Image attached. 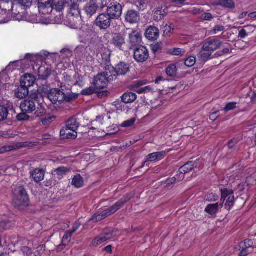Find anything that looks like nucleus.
<instances>
[{"label": "nucleus", "instance_id": "f257e3e1", "mask_svg": "<svg viewBox=\"0 0 256 256\" xmlns=\"http://www.w3.org/2000/svg\"><path fill=\"white\" fill-rule=\"evenodd\" d=\"M72 2L66 4L64 8H68V14L65 20L66 24L70 28L78 29L80 28L82 20L78 5V0H72Z\"/></svg>", "mask_w": 256, "mask_h": 256}, {"label": "nucleus", "instance_id": "f03ea898", "mask_svg": "<svg viewBox=\"0 0 256 256\" xmlns=\"http://www.w3.org/2000/svg\"><path fill=\"white\" fill-rule=\"evenodd\" d=\"M133 196L130 194L126 196L122 197L119 201L115 203L113 206L108 208L102 212L96 213L92 218L91 220L94 222H98L106 218L108 216L115 213L120 210L126 203L128 202Z\"/></svg>", "mask_w": 256, "mask_h": 256}, {"label": "nucleus", "instance_id": "7ed1b4c3", "mask_svg": "<svg viewBox=\"0 0 256 256\" xmlns=\"http://www.w3.org/2000/svg\"><path fill=\"white\" fill-rule=\"evenodd\" d=\"M13 202L14 206L20 209H23L28 204L27 193L24 188L20 184L16 185L14 188Z\"/></svg>", "mask_w": 256, "mask_h": 256}, {"label": "nucleus", "instance_id": "20e7f679", "mask_svg": "<svg viewBox=\"0 0 256 256\" xmlns=\"http://www.w3.org/2000/svg\"><path fill=\"white\" fill-rule=\"evenodd\" d=\"M20 109L22 112L27 114H32L34 112L36 116H41L46 114V109L42 104H38L36 108L34 100L27 99L22 102L20 106Z\"/></svg>", "mask_w": 256, "mask_h": 256}, {"label": "nucleus", "instance_id": "39448f33", "mask_svg": "<svg viewBox=\"0 0 256 256\" xmlns=\"http://www.w3.org/2000/svg\"><path fill=\"white\" fill-rule=\"evenodd\" d=\"M112 75L110 74V70L98 74L95 78L94 82V87L96 90H102L107 86L110 80H112Z\"/></svg>", "mask_w": 256, "mask_h": 256}, {"label": "nucleus", "instance_id": "423d86ee", "mask_svg": "<svg viewBox=\"0 0 256 256\" xmlns=\"http://www.w3.org/2000/svg\"><path fill=\"white\" fill-rule=\"evenodd\" d=\"M48 98L52 103L55 104L61 102L64 100H70L69 98L66 97L64 92L56 88L51 90L48 94Z\"/></svg>", "mask_w": 256, "mask_h": 256}, {"label": "nucleus", "instance_id": "0eeeda50", "mask_svg": "<svg viewBox=\"0 0 256 256\" xmlns=\"http://www.w3.org/2000/svg\"><path fill=\"white\" fill-rule=\"evenodd\" d=\"M222 196L220 199V202L224 204L225 203V208L229 210L233 206L234 202V193L231 190H228L226 189L221 190Z\"/></svg>", "mask_w": 256, "mask_h": 256}, {"label": "nucleus", "instance_id": "6e6552de", "mask_svg": "<svg viewBox=\"0 0 256 256\" xmlns=\"http://www.w3.org/2000/svg\"><path fill=\"white\" fill-rule=\"evenodd\" d=\"M148 56V52L146 46H140L134 50V58L138 62H142L146 61Z\"/></svg>", "mask_w": 256, "mask_h": 256}, {"label": "nucleus", "instance_id": "1a4fd4ad", "mask_svg": "<svg viewBox=\"0 0 256 256\" xmlns=\"http://www.w3.org/2000/svg\"><path fill=\"white\" fill-rule=\"evenodd\" d=\"M114 19L106 13L100 14L96 19V25L102 29H106L111 23L112 20Z\"/></svg>", "mask_w": 256, "mask_h": 256}, {"label": "nucleus", "instance_id": "9d476101", "mask_svg": "<svg viewBox=\"0 0 256 256\" xmlns=\"http://www.w3.org/2000/svg\"><path fill=\"white\" fill-rule=\"evenodd\" d=\"M222 43L219 40L215 38H209L206 40L203 44V50L207 52H212L220 48Z\"/></svg>", "mask_w": 256, "mask_h": 256}, {"label": "nucleus", "instance_id": "9b49d317", "mask_svg": "<svg viewBox=\"0 0 256 256\" xmlns=\"http://www.w3.org/2000/svg\"><path fill=\"white\" fill-rule=\"evenodd\" d=\"M122 12V8L118 2H112L107 8V13L114 19L119 18Z\"/></svg>", "mask_w": 256, "mask_h": 256}, {"label": "nucleus", "instance_id": "f8f14e48", "mask_svg": "<svg viewBox=\"0 0 256 256\" xmlns=\"http://www.w3.org/2000/svg\"><path fill=\"white\" fill-rule=\"evenodd\" d=\"M222 207V203L216 202L208 204L204 209V212L212 218L216 217L218 210Z\"/></svg>", "mask_w": 256, "mask_h": 256}, {"label": "nucleus", "instance_id": "ddd939ff", "mask_svg": "<svg viewBox=\"0 0 256 256\" xmlns=\"http://www.w3.org/2000/svg\"><path fill=\"white\" fill-rule=\"evenodd\" d=\"M115 236L114 234V232H105L100 236L96 237L92 242L91 244L92 246H96L104 242H105L112 238Z\"/></svg>", "mask_w": 256, "mask_h": 256}, {"label": "nucleus", "instance_id": "4468645a", "mask_svg": "<svg viewBox=\"0 0 256 256\" xmlns=\"http://www.w3.org/2000/svg\"><path fill=\"white\" fill-rule=\"evenodd\" d=\"M168 12V7L165 6H159L154 11L152 15L155 21H159L164 18Z\"/></svg>", "mask_w": 256, "mask_h": 256}, {"label": "nucleus", "instance_id": "2eb2a0df", "mask_svg": "<svg viewBox=\"0 0 256 256\" xmlns=\"http://www.w3.org/2000/svg\"><path fill=\"white\" fill-rule=\"evenodd\" d=\"M112 44L120 50H123L126 46L124 36L121 34H114L112 39Z\"/></svg>", "mask_w": 256, "mask_h": 256}, {"label": "nucleus", "instance_id": "dca6fc26", "mask_svg": "<svg viewBox=\"0 0 256 256\" xmlns=\"http://www.w3.org/2000/svg\"><path fill=\"white\" fill-rule=\"evenodd\" d=\"M194 167H196V164L193 162H189L183 165L179 169L180 174L178 178V180H182L184 178V174L191 171Z\"/></svg>", "mask_w": 256, "mask_h": 256}, {"label": "nucleus", "instance_id": "f3484780", "mask_svg": "<svg viewBox=\"0 0 256 256\" xmlns=\"http://www.w3.org/2000/svg\"><path fill=\"white\" fill-rule=\"evenodd\" d=\"M112 70H113V73L111 74L112 77L116 76L124 75L126 74L129 70V68L127 64L124 62H120L118 64L115 68H112Z\"/></svg>", "mask_w": 256, "mask_h": 256}, {"label": "nucleus", "instance_id": "a211bd4d", "mask_svg": "<svg viewBox=\"0 0 256 256\" xmlns=\"http://www.w3.org/2000/svg\"><path fill=\"white\" fill-rule=\"evenodd\" d=\"M159 30L156 26H150L146 30L145 36L150 40H156L159 37Z\"/></svg>", "mask_w": 256, "mask_h": 256}, {"label": "nucleus", "instance_id": "6ab92c4d", "mask_svg": "<svg viewBox=\"0 0 256 256\" xmlns=\"http://www.w3.org/2000/svg\"><path fill=\"white\" fill-rule=\"evenodd\" d=\"M126 20L130 24L138 22L140 20L138 12L134 10H130L127 12L125 16Z\"/></svg>", "mask_w": 256, "mask_h": 256}, {"label": "nucleus", "instance_id": "aec40b11", "mask_svg": "<svg viewBox=\"0 0 256 256\" xmlns=\"http://www.w3.org/2000/svg\"><path fill=\"white\" fill-rule=\"evenodd\" d=\"M35 80L34 77L32 74H26L21 78L20 84L28 88L33 86Z\"/></svg>", "mask_w": 256, "mask_h": 256}, {"label": "nucleus", "instance_id": "412c9836", "mask_svg": "<svg viewBox=\"0 0 256 256\" xmlns=\"http://www.w3.org/2000/svg\"><path fill=\"white\" fill-rule=\"evenodd\" d=\"M164 152H153L148 154L145 158L144 164L142 167H144L145 163L148 162H154L158 160H162L164 154Z\"/></svg>", "mask_w": 256, "mask_h": 256}, {"label": "nucleus", "instance_id": "4be33fe9", "mask_svg": "<svg viewBox=\"0 0 256 256\" xmlns=\"http://www.w3.org/2000/svg\"><path fill=\"white\" fill-rule=\"evenodd\" d=\"M60 136L63 139H74L77 137L78 134L76 131H72L71 130L66 127L62 129L60 131Z\"/></svg>", "mask_w": 256, "mask_h": 256}, {"label": "nucleus", "instance_id": "5701e85b", "mask_svg": "<svg viewBox=\"0 0 256 256\" xmlns=\"http://www.w3.org/2000/svg\"><path fill=\"white\" fill-rule=\"evenodd\" d=\"M129 40L132 46L140 44L142 41V36L138 31L132 30L129 34Z\"/></svg>", "mask_w": 256, "mask_h": 256}, {"label": "nucleus", "instance_id": "b1692460", "mask_svg": "<svg viewBox=\"0 0 256 256\" xmlns=\"http://www.w3.org/2000/svg\"><path fill=\"white\" fill-rule=\"evenodd\" d=\"M30 174L34 180L36 182H41L44 179V171L42 169L36 168Z\"/></svg>", "mask_w": 256, "mask_h": 256}, {"label": "nucleus", "instance_id": "393cba45", "mask_svg": "<svg viewBox=\"0 0 256 256\" xmlns=\"http://www.w3.org/2000/svg\"><path fill=\"white\" fill-rule=\"evenodd\" d=\"M70 172V169L69 168L65 166H60L56 168L54 170V176L60 180L64 178L68 173Z\"/></svg>", "mask_w": 256, "mask_h": 256}, {"label": "nucleus", "instance_id": "a878e982", "mask_svg": "<svg viewBox=\"0 0 256 256\" xmlns=\"http://www.w3.org/2000/svg\"><path fill=\"white\" fill-rule=\"evenodd\" d=\"M28 94V90L24 86H20L14 90L15 96L18 98H24Z\"/></svg>", "mask_w": 256, "mask_h": 256}, {"label": "nucleus", "instance_id": "bb28decb", "mask_svg": "<svg viewBox=\"0 0 256 256\" xmlns=\"http://www.w3.org/2000/svg\"><path fill=\"white\" fill-rule=\"evenodd\" d=\"M97 10L98 8L93 0L88 3L84 6L85 12L90 16L96 14Z\"/></svg>", "mask_w": 256, "mask_h": 256}, {"label": "nucleus", "instance_id": "cd10ccee", "mask_svg": "<svg viewBox=\"0 0 256 256\" xmlns=\"http://www.w3.org/2000/svg\"><path fill=\"white\" fill-rule=\"evenodd\" d=\"M84 50L85 51L84 54V60L88 62L93 60L94 56H96L94 50L91 48H86ZM96 56H98V54H96Z\"/></svg>", "mask_w": 256, "mask_h": 256}, {"label": "nucleus", "instance_id": "c85d7f7f", "mask_svg": "<svg viewBox=\"0 0 256 256\" xmlns=\"http://www.w3.org/2000/svg\"><path fill=\"white\" fill-rule=\"evenodd\" d=\"M71 231L68 232L62 238V244L60 245L57 248V250L60 252L62 250L66 245H67L70 241V239L72 234Z\"/></svg>", "mask_w": 256, "mask_h": 256}, {"label": "nucleus", "instance_id": "c756f323", "mask_svg": "<svg viewBox=\"0 0 256 256\" xmlns=\"http://www.w3.org/2000/svg\"><path fill=\"white\" fill-rule=\"evenodd\" d=\"M72 184L77 188H80L84 186V178L79 174L74 176L72 179Z\"/></svg>", "mask_w": 256, "mask_h": 256}, {"label": "nucleus", "instance_id": "7c9ffc66", "mask_svg": "<svg viewBox=\"0 0 256 256\" xmlns=\"http://www.w3.org/2000/svg\"><path fill=\"white\" fill-rule=\"evenodd\" d=\"M136 94L128 92L124 94L122 96V101L126 104L132 103L136 99Z\"/></svg>", "mask_w": 256, "mask_h": 256}, {"label": "nucleus", "instance_id": "2f4dec72", "mask_svg": "<svg viewBox=\"0 0 256 256\" xmlns=\"http://www.w3.org/2000/svg\"><path fill=\"white\" fill-rule=\"evenodd\" d=\"M78 126L79 124L75 118H71L66 122V127L72 131L76 132Z\"/></svg>", "mask_w": 256, "mask_h": 256}, {"label": "nucleus", "instance_id": "473e14b6", "mask_svg": "<svg viewBox=\"0 0 256 256\" xmlns=\"http://www.w3.org/2000/svg\"><path fill=\"white\" fill-rule=\"evenodd\" d=\"M38 74L40 78L46 79L51 74V70L48 68L41 66L38 70Z\"/></svg>", "mask_w": 256, "mask_h": 256}, {"label": "nucleus", "instance_id": "72a5a7b5", "mask_svg": "<svg viewBox=\"0 0 256 256\" xmlns=\"http://www.w3.org/2000/svg\"><path fill=\"white\" fill-rule=\"evenodd\" d=\"M186 52V50L184 49L178 48H170L168 52V54L176 56H183Z\"/></svg>", "mask_w": 256, "mask_h": 256}, {"label": "nucleus", "instance_id": "f704fd0d", "mask_svg": "<svg viewBox=\"0 0 256 256\" xmlns=\"http://www.w3.org/2000/svg\"><path fill=\"white\" fill-rule=\"evenodd\" d=\"M174 28V26L172 24H168V23L164 22L162 26V29L165 36H169Z\"/></svg>", "mask_w": 256, "mask_h": 256}, {"label": "nucleus", "instance_id": "c9c22d12", "mask_svg": "<svg viewBox=\"0 0 256 256\" xmlns=\"http://www.w3.org/2000/svg\"><path fill=\"white\" fill-rule=\"evenodd\" d=\"M134 3L138 10H143L146 8L148 0H134Z\"/></svg>", "mask_w": 256, "mask_h": 256}, {"label": "nucleus", "instance_id": "e433bc0d", "mask_svg": "<svg viewBox=\"0 0 256 256\" xmlns=\"http://www.w3.org/2000/svg\"><path fill=\"white\" fill-rule=\"evenodd\" d=\"M177 68L175 64H170L166 70V74L171 77H174L176 75Z\"/></svg>", "mask_w": 256, "mask_h": 256}, {"label": "nucleus", "instance_id": "4c0bfd02", "mask_svg": "<svg viewBox=\"0 0 256 256\" xmlns=\"http://www.w3.org/2000/svg\"><path fill=\"white\" fill-rule=\"evenodd\" d=\"M17 254H18V256H32V251L28 246H23L21 248Z\"/></svg>", "mask_w": 256, "mask_h": 256}, {"label": "nucleus", "instance_id": "58836bf2", "mask_svg": "<svg viewBox=\"0 0 256 256\" xmlns=\"http://www.w3.org/2000/svg\"><path fill=\"white\" fill-rule=\"evenodd\" d=\"M218 4L222 6L230 8L234 7V3L232 0H219Z\"/></svg>", "mask_w": 256, "mask_h": 256}, {"label": "nucleus", "instance_id": "ea45409f", "mask_svg": "<svg viewBox=\"0 0 256 256\" xmlns=\"http://www.w3.org/2000/svg\"><path fill=\"white\" fill-rule=\"evenodd\" d=\"M98 8L103 9L108 6L110 0H93Z\"/></svg>", "mask_w": 256, "mask_h": 256}, {"label": "nucleus", "instance_id": "a19ab883", "mask_svg": "<svg viewBox=\"0 0 256 256\" xmlns=\"http://www.w3.org/2000/svg\"><path fill=\"white\" fill-rule=\"evenodd\" d=\"M8 114V108L3 106H0V121L6 118Z\"/></svg>", "mask_w": 256, "mask_h": 256}, {"label": "nucleus", "instance_id": "79ce46f5", "mask_svg": "<svg viewBox=\"0 0 256 256\" xmlns=\"http://www.w3.org/2000/svg\"><path fill=\"white\" fill-rule=\"evenodd\" d=\"M104 116H98L96 119L92 122V124L96 128H94V129H96L98 127H100L103 124Z\"/></svg>", "mask_w": 256, "mask_h": 256}, {"label": "nucleus", "instance_id": "37998d69", "mask_svg": "<svg viewBox=\"0 0 256 256\" xmlns=\"http://www.w3.org/2000/svg\"><path fill=\"white\" fill-rule=\"evenodd\" d=\"M212 54V52H207L202 49L200 53V56L203 61H206L210 58Z\"/></svg>", "mask_w": 256, "mask_h": 256}, {"label": "nucleus", "instance_id": "c03bdc74", "mask_svg": "<svg viewBox=\"0 0 256 256\" xmlns=\"http://www.w3.org/2000/svg\"><path fill=\"white\" fill-rule=\"evenodd\" d=\"M253 245V242L248 239L245 240L244 242H241L240 244V248L247 249L250 248Z\"/></svg>", "mask_w": 256, "mask_h": 256}, {"label": "nucleus", "instance_id": "a18cd8bd", "mask_svg": "<svg viewBox=\"0 0 256 256\" xmlns=\"http://www.w3.org/2000/svg\"><path fill=\"white\" fill-rule=\"evenodd\" d=\"M196 62V58L194 56H190L184 62L185 65L188 67L194 66Z\"/></svg>", "mask_w": 256, "mask_h": 256}, {"label": "nucleus", "instance_id": "49530a36", "mask_svg": "<svg viewBox=\"0 0 256 256\" xmlns=\"http://www.w3.org/2000/svg\"><path fill=\"white\" fill-rule=\"evenodd\" d=\"M237 102H230L226 104V106L224 108V110L226 112H227L230 110H232L236 108Z\"/></svg>", "mask_w": 256, "mask_h": 256}, {"label": "nucleus", "instance_id": "de8ad7c7", "mask_svg": "<svg viewBox=\"0 0 256 256\" xmlns=\"http://www.w3.org/2000/svg\"><path fill=\"white\" fill-rule=\"evenodd\" d=\"M55 118L56 117L54 116H46L42 119V122L44 125H48L52 122Z\"/></svg>", "mask_w": 256, "mask_h": 256}, {"label": "nucleus", "instance_id": "09e8293b", "mask_svg": "<svg viewBox=\"0 0 256 256\" xmlns=\"http://www.w3.org/2000/svg\"><path fill=\"white\" fill-rule=\"evenodd\" d=\"M148 83V81L146 80H137L134 82L132 88H137L140 86L145 85Z\"/></svg>", "mask_w": 256, "mask_h": 256}, {"label": "nucleus", "instance_id": "8fccbe9b", "mask_svg": "<svg viewBox=\"0 0 256 256\" xmlns=\"http://www.w3.org/2000/svg\"><path fill=\"white\" fill-rule=\"evenodd\" d=\"M18 4L20 6H24V8H29L32 5V1L31 0H18Z\"/></svg>", "mask_w": 256, "mask_h": 256}, {"label": "nucleus", "instance_id": "3c124183", "mask_svg": "<svg viewBox=\"0 0 256 256\" xmlns=\"http://www.w3.org/2000/svg\"><path fill=\"white\" fill-rule=\"evenodd\" d=\"M26 112H23L17 116V119L20 121L28 120L30 118L29 116Z\"/></svg>", "mask_w": 256, "mask_h": 256}, {"label": "nucleus", "instance_id": "603ef678", "mask_svg": "<svg viewBox=\"0 0 256 256\" xmlns=\"http://www.w3.org/2000/svg\"><path fill=\"white\" fill-rule=\"evenodd\" d=\"M136 120L134 118H131L129 120L124 122L122 126L123 127H128L132 126L135 122Z\"/></svg>", "mask_w": 256, "mask_h": 256}, {"label": "nucleus", "instance_id": "864d4df0", "mask_svg": "<svg viewBox=\"0 0 256 256\" xmlns=\"http://www.w3.org/2000/svg\"><path fill=\"white\" fill-rule=\"evenodd\" d=\"M95 90L92 88H86L82 90V94L84 95H90L95 92Z\"/></svg>", "mask_w": 256, "mask_h": 256}, {"label": "nucleus", "instance_id": "5fc2aeb1", "mask_svg": "<svg viewBox=\"0 0 256 256\" xmlns=\"http://www.w3.org/2000/svg\"><path fill=\"white\" fill-rule=\"evenodd\" d=\"M248 36V33L245 29L242 28L241 30L239 31L238 38L243 39L246 38Z\"/></svg>", "mask_w": 256, "mask_h": 256}, {"label": "nucleus", "instance_id": "6e6d98bb", "mask_svg": "<svg viewBox=\"0 0 256 256\" xmlns=\"http://www.w3.org/2000/svg\"><path fill=\"white\" fill-rule=\"evenodd\" d=\"M224 30V26L220 25L216 26L213 29V33L214 34H217L219 32L223 31Z\"/></svg>", "mask_w": 256, "mask_h": 256}, {"label": "nucleus", "instance_id": "4d7b16f0", "mask_svg": "<svg viewBox=\"0 0 256 256\" xmlns=\"http://www.w3.org/2000/svg\"><path fill=\"white\" fill-rule=\"evenodd\" d=\"M178 177H179V174H177L176 177L174 176L170 179L168 180H166V184L170 185V184H172L176 182V181L179 182L178 179Z\"/></svg>", "mask_w": 256, "mask_h": 256}, {"label": "nucleus", "instance_id": "13d9d810", "mask_svg": "<svg viewBox=\"0 0 256 256\" xmlns=\"http://www.w3.org/2000/svg\"><path fill=\"white\" fill-rule=\"evenodd\" d=\"M81 226V224L78 221H76L74 224L72 226V232L74 233L75 232H76L78 228Z\"/></svg>", "mask_w": 256, "mask_h": 256}, {"label": "nucleus", "instance_id": "bf43d9fd", "mask_svg": "<svg viewBox=\"0 0 256 256\" xmlns=\"http://www.w3.org/2000/svg\"><path fill=\"white\" fill-rule=\"evenodd\" d=\"M238 142V140L236 138H234L233 140H230L228 143V147L230 148H232L234 147V146Z\"/></svg>", "mask_w": 256, "mask_h": 256}, {"label": "nucleus", "instance_id": "052dcab7", "mask_svg": "<svg viewBox=\"0 0 256 256\" xmlns=\"http://www.w3.org/2000/svg\"><path fill=\"white\" fill-rule=\"evenodd\" d=\"M7 223L5 221H2L0 222V232L6 229Z\"/></svg>", "mask_w": 256, "mask_h": 256}, {"label": "nucleus", "instance_id": "680f3d73", "mask_svg": "<svg viewBox=\"0 0 256 256\" xmlns=\"http://www.w3.org/2000/svg\"><path fill=\"white\" fill-rule=\"evenodd\" d=\"M205 20H210L212 18V16L210 13H206L203 15V18Z\"/></svg>", "mask_w": 256, "mask_h": 256}, {"label": "nucleus", "instance_id": "e2e57ef3", "mask_svg": "<svg viewBox=\"0 0 256 256\" xmlns=\"http://www.w3.org/2000/svg\"><path fill=\"white\" fill-rule=\"evenodd\" d=\"M172 3L184 5L186 0H169Z\"/></svg>", "mask_w": 256, "mask_h": 256}, {"label": "nucleus", "instance_id": "0e129e2a", "mask_svg": "<svg viewBox=\"0 0 256 256\" xmlns=\"http://www.w3.org/2000/svg\"><path fill=\"white\" fill-rule=\"evenodd\" d=\"M218 112H216L212 113L210 116V120H216L218 117Z\"/></svg>", "mask_w": 256, "mask_h": 256}, {"label": "nucleus", "instance_id": "69168bd1", "mask_svg": "<svg viewBox=\"0 0 256 256\" xmlns=\"http://www.w3.org/2000/svg\"><path fill=\"white\" fill-rule=\"evenodd\" d=\"M248 254V251L245 248H240V256H246Z\"/></svg>", "mask_w": 256, "mask_h": 256}, {"label": "nucleus", "instance_id": "338daca9", "mask_svg": "<svg viewBox=\"0 0 256 256\" xmlns=\"http://www.w3.org/2000/svg\"><path fill=\"white\" fill-rule=\"evenodd\" d=\"M14 148V146H4L3 147L4 151L10 152Z\"/></svg>", "mask_w": 256, "mask_h": 256}, {"label": "nucleus", "instance_id": "774afa93", "mask_svg": "<svg viewBox=\"0 0 256 256\" xmlns=\"http://www.w3.org/2000/svg\"><path fill=\"white\" fill-rule=\"evenodd\" d=\"M44 245H40L38 246L36 252L38 253L40 256L41 254V252L44 251Z\"/></svg>", "mask_w": 256, "mask_h": 256}]
</instances>
